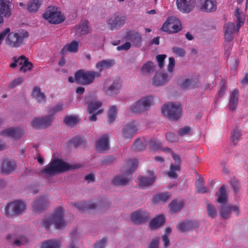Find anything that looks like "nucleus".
I'll return each mask as SVG.
<instances>
[{"instance_id":"obj_26","label":"nucleus","mask_w":248,"mask_h":248,"mask_svg":"<svg viewBox=\"0 0 248 248\" xmlns=\"http://www.w3.org/2000/svg\"><path fill=\"white\" fill-rule=\"evenodd\" d=\"M198 78H186L181 84V87L184 89H191L199 86Z\"/></svg>"},{"instance_id":"obj_18","label":"nucleus","mask_w":248,"mask_h":248,"mask_svg":"<svg viewBox=\"0 0 248 248\" xmlns=\"http://www.w3.org/2000/svg\"><path fill=\"white\" fill-rule=\"evenodd\" d=\"M200 9L205 12H212L216 10L217 3L216 0H200Z\"/></svg>"},{"instance_id":"obj_48","label":"nucleus","mask_w":248,"mask_h":248,"mask_svg":"<svg viewBox=\"0 0 248 248\" xmlns=\"http://www.w3.org/2000/svg\"><path fill=\"white\" fill-rule=\"evenodd\" d=\"M117 112V109L115 106H113L110 108L108 112V121L109 123L111 124L114 121Z\"/></svg>"},{"instance_id":"obj_63","label":"nucleus","mask_w":248,"mask_h":248,"mask_svg":"<svg viewBox=\"0 0 248 248\" xmlns=\"http://www.w3.org/2000/svg\"><path fill=\"white\" fill-rule=\"evenodd\" d=\"M172 52L176 55L180 57L184 56L185 54V52L183 48L174 47L172 48Z\"/></svg>"},{"instance_id":"obj_1","label":"nucleus","mask_w":248,"mask_h":248,"mask_svg":"<svg viewBox=\"0 0 248 248\" xmlns=\"http://www.w3.org/2000/svg\"><path fill=\"white\" fill-rule=\"evenodd\" d=\"M79 168L76 164L71 165L58 159H54L46 166L41 171L43 174L47 176H54L56 174Z\"/></svg>"},{"instance_id":"obj_14","label":"nucleus","mask_w":248,"mask_h":248,"mask_svg":"<svg viewBox=\"0 0 248 248\" xmlns=\"http://www.w3.org/2000/svg\"><path fill=\"white\" fill-rule=\"evenodd\" d=\"M150 218L149 214L144 210H138L131 215V221L135 224H141L146 222Z\"/></svg>"},{"instance_id":"obj_37","label":"nucleus","mask_w":248,"mask_h":248,"mask_svg":"<svg viewBox=\"0 0 248 248\" xmlns=\"http://www.w3.org/2000/svg\"><path fill=\"white\" fill-rule=\"evenodd\" d=\"M165 222V218L163 215H159L153 219L150 224L151 229H156L162 226Z\"/></svg>"},{"instance_id":"obj_9","label":"nucleus","mask_w":248,"mask_h":248,"mask_svg":"<svg viewBox=\"0 0 248 248\" xmlns=\"http://www.w3.org/2000/svg\"><path fill=\"white\" fill-rule=\"evenodd\" d=\"M126 19V17L125 16L114 14L107 17L106 23L110 30H117L125 24Z\"/></svg>"},{"instance_id":"obj_46","label":"nucleus","mask_w":248,"mask_h":248,"mask_svg":"<svg viewBox=\"0 0 248 248\" xmlns=\"http://www.w3.org/2000/svg\"><path fill=\"white\" fill-rule=\"evenodd\" d=\"M32 63L28 61V59L26 58L22 65L19 68V70L21 72L26 73L30 71L32 68Z\"/></svg>"},{"instance_id":"obj_38","label":"nucleus","mask_w":248,"mask_h":248,"mask_svg":"<svg viewBox=\"0 0 248 248\" xmlns=\"http://www.w3.org/2000/svg\"><path fill=\"white\" fill-rule=\"evenodd\" d=\"M228 195L226 190V186L222 185L219 188V196L217 199V202L219 203H225L227 202Z\"/></svg>"},{"instance_id":"obj_55","label":"nucleus","mask_w":248,"mask_h":248,"mask_svg":"<svg viewBox=\"0 0 248 248\" xmlns=\"http://www.w3.org/2000/svg\"><path fill=\"white\" fill-rule=\"evenodd\" d=\"M167 58V55L166 54H159L157 55L155 58L156 60L158 62V67L162 69L165 65L164 61L165 59Z\"/></svg>"},{"instance_id":"obj_20","label":"nucleus","mask_w":248,"mask_h":248,"mask_svg":"<svg viewBox=\"0 0 248 248\" xmlns=\"http://www.w3.org/2000/svg\"><path fill=\"white\" fill-rule=\"evenodd\" d=\"M148 173L150 177H140L139 178V182L140 186L143 188L148 187L152 185L155 180V176L153 171L148 170Z\"/></svg>"},{"instance_id":"obj_45","label":"nucleus","mask_w":248,"mask_h":248,"mask_svg":"<svg viewBox=\"0 0 248 248\" xmlns=\"http://www.w3.org/2000/svg\"><path fill=\"white\" fill-rule=\"evenodd\" d=\"M42 124L41 125L43 128H46L49 126L54 119V116L52 115L49 114L48 116L44 117L39 118Z\"/></svg>"},{"instance_id":"obj_23","label":"nucleus","mask_w":248,"mask_h":248,"mask_svg":"<svg viewBox=\"0 0 248 248\" xmlns=\"http://www.w3.org/2000/svg\"><path fill=\"white\" fill-rule=\"evenodd\" d=\"M79 43L76 41H73L70 43L66 44L61 51V54L64 55L67 52L76 53L78 49Z\"/></svg>"},{"instance_id":"obj_6","label":"nucleus","mask_w":248,"mask_h":248,"mask_svg":"<svg viewBox=\"0 0 248 248\" xmlns=\"http://www.w3.org/2000/svg\"><path fill=\"white\" fill-rule=\"evenodd\" d=\"M26 209V205L24 202L16 200L6 205L4 208V214L8 217H12L14 216H17L23 213Z\"/></svg>"},{"instance_id":"obj_39","label":"nucleus","mask_w":248,"mask_h":248,"mask_svg":"<svg viewBox=\"0 0 248 248\" xmlns=\"http://www.w3.org/2000/svg\"><path fill=\"white\" fill-rule=\"evenodd\" d=\"M60 242L58 240L50 239L42 243L41 248H60Z\"/></svg>"},{"instance_id":"obj_16","label":"nucleus","mask_w":248,"mask_h":248,"mask_svg":"<svg viewBox=\"0 0 248 248\" xmlns=\"http://www.w3.org/2000/svg\"><path fill=\"white\" fill-rule=\"evenodd\" d=\"M138 131V128L136 123L131 122L124 126L122 129V133L124 139H131Z\"/></svg>"},{"instance_id":"obj_41","label":"nucleus","mask_w":248,"mask_h":248,"mask_svg":"<svg viewBox=\"0 0 248 248\" xmlns=\"http://www.w3.org/2000/svg\"><path fill=\"white\" fill-rule=\"evenodd\" d=\"M128 38L136 46L139 45L141 41L140 34L135 31L130 32L128 35Z\"/></svg>"},{"instance_id":"obj_61","label":"nucleus","mask_w":248,"mask_h":248,"mask_svg":"<svg viewBox=\"0 0 248 248\" xmlns=\"http://www.w3.org/2000/svg\"><path fill=\"white\" fill-rule=\"evenodd\" d=\"M175 64V62L174 58L173 57H170L169 58V64L167 66V70L169 72H172Z\"/></svg>"},{"instance_id":"obj_28","label":"nucleus","mask_w":248,"mask_h":248,"mask_svg":"<svg viewBox=\"0 0 248 248\" xmlns=\"http://www.w3.org/2000/svg\"><path fill=\"white\" fill-rule=\"evenodd\" d=\"M195 223L193 221L190 220H186L179 223L177 227L181 232H185L191 230L195 227Z\"/></svg>"},{"instance_id":"obj_43","label":"nucleus","mask_w":248,"mask_h":248,"mask_svg":"<svg viewBox=\"0 0 248 248\" xmlns=\"http://www.w3.org/2000/svg\"><path fill=\"white\" fill-rule=\"evenodd\" d=\"M196 191L198 193H205L208 192V189L203 186V179L199 178L196 182Z\"/></svg>"},{"instance_id":"obj_17","label":"nucleus","mask_w":248,"mask_h":248,"mask_svg":"<svg viewBox=\"0 0 248 248\" xmlns=\"http://www.w3.org/2000/svg\"><path fill=\"white\" fill-rule=\"evenodd\" d=\"M24 133L23 130L19 127H11L1 131L0 135L16 139L21 136Z\"/></svg>"},{"instance_id":"obj_22","label":"nucleus","mask_w":248,"mask_h":248,"mask_svg":"<svg viewBox=\"0 0 248 248\" xmlns=\"http://www.w3.org/2000/svg\"><path fill=\"white\" fill-rule=\"evenodd\" d=\"M74 30L76 34L78 36L88 33L90 29L88 21L86 20L82 21L80 24L76 26Z\"/></svg>"},{"instance_id":"obj_40","label":"nucleus","mask_w":248,"mask_h":248,"mask_svg":"<svg viewBox=\"0 0 248 248\" xmlns=\"http://www.w3.org/2000/svg\"><path fill=\"white\" fill-rule=\"evenodd\" d=\"M42 0H31L28 4L27 9L30 12H36L41 4Z\"/></svg>"},{"instance_id":"obj_11","label":"nucleus","mask_w":248,"mask_h":248,"mask_svg":"<svg viewBox=\"0 0 248 248\" xmlns=\"http://www.w3.org/2000/svg\"><path fill=\"white\" fill-rule=\"evenodd\" d=\"M121 87V82L119 79L107 78L103 87V91L108 95L117 94Z\"/></svg>"},{"instance_id":"obj_19","label":"nucleus","mask_w":248,"mask_h":248,"mask_svg":"<svg viewBox=\"0 0 248 248\" xmlns=\"http://www.w3.org/2000/svg\"><path fill=\"white\" fill-rule=\"evenodd\" d=\"M96 150L101 153H105L109 148L108 138L107 135L104 134L97 141L96 145Z\"/></svg>"},{"instance_id":"obj_13","label":"nucleus","mask_w":248,"mask_h":248,"mask_svg":"<svg viewBox=\"0 0 248 248\" xmlns=\"http://www.w3.org/2000/svg\"><path fill=\"white\" fill-rule=\"evenodd\" d=\"M177 9L184 14L191 12L196 5L195 0H176Z\"/></svg>"},{"instance_id":"obj_8","label":"nucleus","mask_w":248,"mask_h":248,"mask_svg":"<svg viewBox=\"0 0 248 248\" xmlns=\"http://www.w3.org/2000/svg\"><path fill=\"white\" fill-rule=\"evenodd\" d=\"M153 97L148 96L139 100L130 107V111L135 113H140L147 110L153 104Z\"/></svg>"},{"instance_id":"obj_7","label":"nucleus","mask_w":248,"mask_h":248,"mask_svg":"<svg viewBox=\"0 0 248 248\" xmlns=\"http://www.w3.org/2000/svg\"><path fill=\"white\" fill-rule=\"evenodd\" d=\"M162 114L169 119L177 120L181 114L182 108L179 104L168 103L162 108Z\"/></svg>"},{"instance_id":"obj_12","label":"nucleus","mask_w":248,"mask_h":248,"mask_svg":"<svg viewBox=\"0 0 248 248\" xmlns=\"http://www.w3.org/2000/svg\"><path fill=\"white\" fill-rule=\"evenodd\" d=\"M181 29L180 21L175 16L168 17L161 28L163 31L170 33L177 32Z\"/></svg>"},{"instance_id":"obj_58","label":"nucleus","mask_w":248,"mask_h":248,"mask_svg":"<svg viewBox=\"0 0 248 248\" xmlns=\"http://www.w3.org/2000/svg\"><path fill=\"white\" fill-rule=\"evenodd\" d=\"M64 108V105L62 104H57L55 107L51 108L49 110V113L50 114L53 115L61 110H62Z\"/></svg>"},{"instance_id":"obj_34","label":"nucleus","mask_w":248,"mask_h":248,"mask_svg":"<svg viewBox=\"0 0 248 248\" xmlns=\"http://www.w3.org/2000/svg\"><path fill=\"white\" fill-rule=\"evenodd\" d=\"M219 214L221 217L224 219H228L230 217L232 206L224 204L218 208Z\"/></svg>"},{"instance_id":"obj_15","label":"nucleus","mask_w":248,"mask_h":248,"mask_svg":"<svg viewBox=\"0 0 248 248\" xmlns=\"http://www.w3.org/2000/svg\"><path fill=\"white\" fill-rule=\"evenodd\" d=\"M48 204V198L46 196H37L32 203V208L33 211L40 212L45 210Z\"/></svg>"},{"instance_id":"obj_36","label":"nucleus","mask_w":248,"mask_h":248,"mask_svg":"<svg viewBox=\"0 0 248 248\" xmlns=\"http://www.w3.org/2000/svg\"><path fill=\"white\" fill-rule=\"evenodd\" d=\"M234 24L232 22L228 23L224 26V36L225 39L228 41H230L232 40L231 34L234 30Z\"/></svg>"},{"instance_id":"obj_52","label":"nucleus","mask_w":248,"mask_h":248,"mask_svg":"<svg viewBox=\"0 0 248 248\" xmlns=\"http://www.w3.org/2000/svg\"><path fill=\"white\" fill-rule=\"evenodd\" d=\"M230 183L232 186L233 191L236 193H238L240 188V182L238 180H236L235 178L232 177L231 178Z\"/></svg>"},{"instance_id":"obj_2","label":"nucleus","mask_w":248,"mask_h":248,"mask_svg":"<svg viewBox=\"0 0 248 248\" xmlns=\"http://www.w3.org/2000/svg\"><path fill=\"white\" fill-rule=\"evenodd\" d=\"M51 224H54L57 229H62L65 227L62 207H59L54 211L51 217L44 219L43 226L46 229L48 230Z\"/></svg>"},{"instance_id":"obj_29","label":"nucleus","mask_w":248,"mask_h":248,"mask_svg":"<svg viewBox=\"0 0 248 248\" xmlns=\"http://www.w3.org/2000/svg\"><path fill=\"white\" fill-rule=\"evenodd\" d=\"M32 97L39 103H44L46 101V96L41 92L39 87H35L32 92Z\"/></svg>"},{"instance_id":"obj_27","label":"nucleus","mask_w":248,"mask_h":248,"mask_svg":"<svg viewBox=\"0 0 248 248\" xmlns=\"http://www.w3.org/2000/svg\"><path fill=\"white\" fill-rule=\"evenodd\" d=\"M99 76L97 72L80 69L76 72L74 78H95Z\"/></svg>"},{"instance_id":"obj_49","label":"nucleus","mask_w":248,"mask_h":248,"mask_svg":"<svg viewBox=\"0 0 248 248\" xmlns=\"http://www.w3.org/2000/svg\"><path fill=\"white\" fill-rule=\"evenodd\" d=\"M180 165L176 164L175 165L171 164L170 166V171L167 172V174L170 177L176 178L177 174L176 171L180 170Z\"/></svg>"},{"instance_id":"obj_33","label":"nucleus","mask_w":248,"mask_h":248,"mask_svg":"<svg viewBox=\"0 0 248 248\" xmlns=\"http://www.w3.org/2000/svg\"><path fill=\"white\" fill-rule=\"evenodd\" d=\"M156 65L152 61H148L144 63L141 68V71L144 73L153 74L156 72Z\"/></svg>"},{"instance_id":"obj_47","label":"nucleus","mask_w":248,"mask_h":248,"mask_svg":"<svg viewBox=\"0 0 248 248\" xmlns=\"http://www.w3.org/2000/svg\"><path fill=\"white\" fill-rule=\"evenodd\" d=\"M25 59L26 57L23 55H21L18 58L14 57L13 58L14 62L10 65V67L13 68H15L16 66H19L20 67L22 66Z\"/></svg>"},{"instance_id":"obj_21","label":"nucleus","mask_w":248,"mask_h":248,"mask_svg":"<svg viewBox=\"0 0 248 248\" xmlns=\"http://www.w3.org/2000/svg\"><path fill=\"white\" fill-rule=\"evenodd\" d=\"M16 164L8 159H4L1 166V172L5 174H10L16 169Z\"/></svg>"},{"instance_id":"obj_24","label":"nucleus","mask_w":248,"mask_h":248,"mask_svg":"<svg viewBox=\"0 0 248 248\" xmlns=\"http://www.w3.org/2000/svg\"><path fill=\"white\" fill-rule=\"evenodd\" d=\"M7 239L15 247L20 246L28 242V239L24 236H21L19 238L16 237L15 235H9L7 236Z\"/></svg>"},{"instance_id":"obj_54","label":"nucleus","mask_w":248,"mask_h":248,"mask_svg":"<svg viewBox=\"0 0 248 248\" xmlns=\"http://www.w3.org/2000/svg\"><path fill=\"white\" fill-rule=\"evenodd\" d=\"M241 136V134L239 130L234 129L232 132L231 136L232 142L234 145H236L239 138Z\"/></svg>"},{"instance_id":"obj_60","label":"nucleus","mask_w":248,"mask_h":248,"mask_svg":"<svg viewBox=\"0 0 248 248\" xmlns=\"http://www.w3.org/2000/svg\"><path fill=\"white\" fill-rule=\"evenodd\" d=\"M169 78H153L152 83L156 86L163 85L166 84Z\"/></svg>"},{"instance_id":"obj_5","label":"nucleus","mask_w":248,"mask_h":248,"mask_svg":"<svg viewBox=\"0 0 248 248\" xmlns=\"http://www.w3.org/2000/svg\"><path fill=\"white\" fill-rule=\"evenodd\" d=\"M75 207L77 208L78 210L82 212H89L90 211L94 210L97 209L100 211H105L109 207V204L106 200L102 201H97L95 202H81L74 204Z\"/></svg>"},{"instance_id":"obj_56","label":"nucleus","mask_w":248,"mask_h":248,"mask_svg":"<svg viewBox=\"0 0 248 248\" xmlns=\"http://www.w3.org/2000/svg\"><path fill=\"white\" fill-rule=\"evenodd\" d=\"M220 89L218 93V97H222L225 94L226 91V81L224 79H222L220 82Z\"/></svg>"},{"instance_id":"obj_35","label":"nucleus","mask_w":248,"mask_h":248,"mask_svg":"<svg viewBox=\"0 0 248 248\" xmlns=\"http://www.w3.org/2000/svg\"><path fill=\"white\" fill-rule=\"evenodd\" d=\"M170 196V194L168 192L160 193L156 194L153 198L152 202L153 203L164 202L169 198Z\"/></svg>"},{"instance_id":"obj_57","label":"nucleus","mask_w":248,"mask_h":248,"mask_svg":"<svg viewBox=\"0 0 248 248\" xmlns=\"http://www.w3.org/2000/svg\"><path fill=\"white\" fill-rule=\"evenodd\" d=\"M64 123L67 125H72L77 123L78 120L76 116H67L64 119Z\"/></svg>"},{"instance_id":"obj_31","label":"nucleus","mask_w":248,"mask_h":248,"mask_svg":"<svg viewBox=\"0 0 248 248\" xmlns=\"http://www.w3.org/2000/svg\"><path fill=\"white\" fill-rule=\"evenodd\" d=\"M184 206V202L182 201H179L173 200L169 205L170 211L172 213L179 212Z\"/></svg>"},{"instance_id":"obj_44","label":"nucleus","mask_w":248,"mask_h":248,"mask_svg":"<svg viewBox=\"0 0 248 248\" xmlns=\"http://www.w3.org/2000/svg\"><path fill=\"white\" fill-rule=\"evenodd\" d=\"M102 103L100 101H94L90 102L88 106L87 111L89 113H92L99 108Z\"/></svg>"},{"instance_id":"obj_32","label":"nucleus","mask_w":248,"mask_h":248,"mask_svg":"<svg viewBox=\"0 0 248 248\" xmlns=\"http://www.w3.org/2000/svg\"><path fill=\"white\" fill-rule=\"evenodd\" d=\"M114 63V61L112 59L102 60L96 63V67L99 69L100 71H102L104 69L112 67Z\"/></svg>"},{"instance_id":"obj_53","label":"nucleus","mask_w":248,"mask_h":248,"mask_svg":"<svg viewBox=\"0 0 248 248\" xmlns=\"http://www.w3.org/2000/svg\"><path fill=\"white\" fill-rule=\"evenodd\" d=\"M82 140L80 137H75L72 138L69 141V144L71 146L77 147L81 144Z\"/></svg>"},{"instance_id":"obj_25","label":"nucleus","mask_w":248,"mask_h":248,"mask_svg":"<svg viewBox=\"0 0 248 248\" xmlns=\"http://www.w3.org/2000/svg\"><path fill=\"white\" fill-rule=\"evenodd\" d=\"M239 92L237 89H234L232 93L229 98V108L232 111L235 109L238 103Z\"/></svg>"},{"instance_id":"obj_30","label":"nucleus","mask_w":248,"mask_h":248,"mask_svg":"<svg viewBox=\"0 0 248 248\" xmlns=\"http://www.w3.org/2000/svg\"><path fill=\"white\" fill-rule=\"evenodd\" d=\"M147 144L148 141L146 139H137L133 145L132 149L135 151H140L145 149Z\"/></svg>"},{"instance_id":"obj_62","label":"nucleus","mask_w":248,"mask_h":248,"mask_svg":"<svg viewBox=\"0 0 248 248\" xmlns=\"http://www.w3.org/2000/svg\"><path fill=\"white\" fill-rule=\"evenodd\" d=\"M42 124L39 118H35L31 122V125L35 129L43 128L41 126Z\"/></svg>"},{"instance_id":"obj_64","label":"nucleus","mask_w":248,"mask_h":248,"mask_svg":"<svg viewBox=\"0 0 248 248\" xmlns=\"http://www.w3.org/2000/svg\"><path fill=\"white\" fill-rule=\"evenodd\" d=\"M107 241V239L105 238H102L100 241L97 242L94 246V248H104L105 245Z\"/></svg>"},{"instance_id":"obj_10","label":"nucleus","mask_w":248,"mask_h":248,"mask_svg":"<svg viewBox=\"0 0 248 248\" xmlns=\"http://www.w3.org/2000/svg\"><path fill=\"white\" fill-rule=\"evenodd\" d=\"M43 17L49 23L52 24H59L64 20L63 16L55 7H48L44 14Z\"/></svg>"},{"instance_id":"obj_42","label":"nucleus","mask_w":248,"mask_h":248,"mask_svg":"<svg viewBox=\"0 0 248 248\" xmlns=\"http://www.w3.org/2000/svg\"><path fill=\"white\" fill-rule=\"evenodd\" d=\"M94 78H68V82H75L83 85H89L93 82Z\"/></svg>"},{"instance_id":"obj_50","label":"nucleus","mask_w":248,"mask_h":248,"mask_svg":"<svg viewBox=\"0 0 248 248\" xmlns=\"http://www.w3.org/2000/svg\"><path fill=\"white\" fill-rule=\"evenodd\" d=\"M149 144L150 149L154 151H157L161 147V143L155 139H151L149 141Z\"/></svg>"},{"instance_id":"obj_3","label":"nucleus","mask_w":248,"mask_h":248,"mask_svg":"<svg viewBox=\"0 0 248 248\" xmlns=\"http://www.w3.org/2000/svg\"><path fill=\"white\" fill-rule=\"evenodd\" d=\"M128 170L124 173L116 176L112 180V183L115 186H126L130 181V176L138 166L137 159L128 160L126 162Z\"/></svg>"},{"instance_id":"obj_59","label":"nucleus","mask_w":248,"mask_h":248,"mask_svg":"<svg viewBox=\"0 0 248 248\" xmlns=\"http://www.w3.org/2000/svg\"><path fill=\"white\" fill-rule=\"evenodd\" d=\"M166 139L170 142H177L179 139L177 136L172 132H169L166 134Z\"/></svg>"},{"instance_id":"obj_51","label":"nucleus","mask_w":248,"mask_h":248,"mask_svg":"<svg viewBox=\"0 0 248 248\" xmlns=\"http://www.w3.org/2000/svg\"><path fill=\"white\" fill-rule=\"evenodd\" d=\"M207 212L209 217L212 218L217 216V211L214 205L208 204L207 205Z\"/></svg>"},{"instance_id":"obj_4","label":"nucleus","mask_w":248,"mask_h":248,"mask_svg":"<svg viewBox=\"0 0 248 248\" xmlns=\"http://www.w3.org/2000/svg\"><path fill=\"white\" fill-rule=\"evenodd\" d=\"M5 29L9 30V31L6 33V36L4 38L5 39V44L10 47H19L22 44L23 40L29 36L28 32L25 31L11 32L9 28Z\"/></svg>"}]
</instances>
